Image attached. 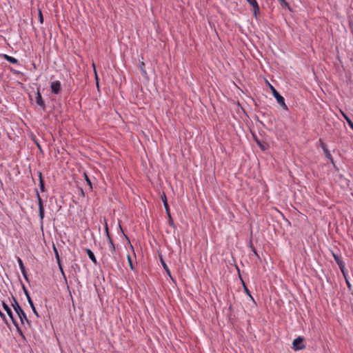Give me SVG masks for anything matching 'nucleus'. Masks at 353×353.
Returning <instances> with one entry per match:
<instances>
[{
    "label": "nucleus",
    "instance_id": "f257e3e1",
    "mask_svg": "<svg viewBox=\"0 0 353 353\" xmlns=\"http://www.w3.org/2000/svg\"><path fill=\"white\" fill-rule=\"evenodd\" d=\"M12 301H13L12 302L11 305L13 307L15 312L17 314L21 324L25 325V323H27L29 326H30V321L27 318L26 314L20 306L16 298L13 296Z\"/></svg>",
    "mask_w": 353,
    "mask_h": 353
},
{
    "label": "nucleus",
    "instance_id": "f03ea898",
    "mask_svg": "<svg viewBox=\"0 0 353 353\" xmlns=\"http://www.w3.org/2000/svg\"><path fill=\"white\" fill-rule=\"evenodd\" d=\"M270 90H272V94L276 99L278 103L284 109L288 110V106L285 103L284 98L276 91V90L272 85H270Z\"/></svg>",
    "mask_w": 353,
    "mask_h": 353
},
{
    "label": "nucleus",
    "instance_id": "7ed1b4c3",
    "mask_svg": "<svg viewBox=\"0 0 353 353\" xmlns=\"http://www.w3.org/2000/svg\"><path fill=\"white\" fill-rule=\"evenodd\" d=\"M22 289H23V291L27 298V300H28V302L30 305V306L31 307L32 310V312H34V314L37 316V317H39V315L36 310V307L34 305V303L30 297V293L28 290V289L26 288V286L24 285V284H22Z\"/></svg>",
    "mask_w": 353,
    "mask_h": 353
},
{
    "label": "nucleus",
    "instance_id": "20e7f679",
    "mask_svg": "<svg viewBox=\"0 0 353 353\" xmlns=\"http://www.w3.org/2000/svg\"><path fill=\"white\" fill-rule=\"evenodd\" d=\"M304 339L302 336H299L293 341L292 348L295 351L301 350L305 348L304 345Z\"/></svg>",
    "mask_w": 353,
    "mask_h": 353
},
{
    "label": "nucleus",
    "instance_id": "39448f33",
    "mask_svg": "<svg viewBox=\"0 0 353 353\" xmlns=\"http://www.w3.org/2000/svg\"><path fill=\"white\" fill-rule=\"evenodd\" d=\"M36 193H37V198L38 205H39V217H40L41 221L42 223L43 219L44 218V208H43V201H42L41 197L37 190H36Z\"/></svg>",
    "mask_w": 353,
    "mask_h": 353
},
{
    "label": "nucleus",
    "instance_id": "423d86ee",
    "mask_svg": "<svg viewBox=\"0 0 353 353\" xmlns=\"http://www.w3.org/2000/svg\"><path fill=\"white\" fill-rule=\"evenodd\" d=\"M2 306H3V310L6 312L7 314L8 315L10 319H11L12 323H13V325H16V319L14 317L12 311L10 309V307L4 301H2Z\"/></svg>",
    "mask_w": 353,
    "mask_h": 353
},
{
    "label": "nucleus",
    "instance_id": "0eeeda50",
    "mask_svg": "<svg viewBox=\"0 0 353 353\" xmlns=\"http://www.w3.org/2000/svg\"><path fill=\"white\" fill-rule=\"evenodd\" d=\"M36 103L43 110H46V104L40 93L39 89H37V92L36 93Z\"/></svg>",
    "mask_w": 353,
    "mask_h": 353
},
{
    "label": "nucleus",
    "instance_id": "6e6552de",
    "mask_svg": "<svg viewBox=\"0 0 353 353\" xmlns=\"http://www.w3.org/2000/svg\"><path fill=\"white\" fill-rule=\"evenodd\" d=\"M50 88H51L52 93H54L55 94H59L61 89V85L60 81H55L52 82Z\"/></svg>",
    "mask_w": 353,
    "mask_h": 353
},
{
    "label": "nucleus",
    "instance_id": "1a4fd4ad",
    "mask_svg": "<svg viewBox=\"0 0 353 353\" xmlns=\"http://www.w3.org/2000/svg\"><path fill=\"white\" fill-rule=\"evenodd\" d=\"M253 139L261 150L265 151L268 148V144L265 141H260L257 136L252 133Z\"/></svg>",
    "mask_w": 353,
    "mask_h": 353
},
{
    "label": "nucleus",
    "instance_id": "9d476101",
    "mask_svg": "<svg viewBox=\"0 0 353 353\" xmlns=\"http://www.w3.org/2000/svg\"><path fill=\"white\" fill-rule=\"evenodd\" d=\"M17 262L19 263L20 270L21 271V273H22L23 277H24V279L27 282H29V279H28V275H27L26 268H25V266L23 265V263L22 260L19 257H18V259H17Z\"/></svg>",
    "mask_w": 353,
    "mask_h": 353
},
{
    "label": "nucleus",
    "instance_id": "9b49d317",
    "mask_svg": "<svg viewBox=\"0 0 353 353\" xmlns=\"http://www.w3.org/2000/svg\"><path fill=\"white\" fill-rule=\"evenodd\" d=\"M161 199L162 200V202L163 203V205L166 212V214L168 216H170V208L169 205L168 204L167 198L164 192H163L162 195L161 196Z\"/></svg>",
    "mask_w": 353,
    "mask_h": 353
},
{
    "label": "nucleus",
    "instance_id": "f8f14e48",
    "mask_svg": "<svg viewBox=\"0 0 353 353\" xmlns=\"http://www.w3.org/2000/svg\"><path fill=\"white\" fill-rule=\"evenodd\" d=\"M333 257L334 259V261L339 265L341 270H343V268L344 267L345 263L342 261L341 257L338 254H333Z\"/></svg>",
    "mask_w": 353,
    "mask_h": 353
},
{
    "label": "nucleus",
    "instance_id": "ddd939ff",
    "mask_svg": "<svg viewBox=\"0 0 353 353\" xmlns=\"http://www.w3.org/2000/svg\"><path fill=\"white\" fill-rule=\"evenodd\" d=\"M320 142L321 143V147H322V149L326 156L327 158H328L332 162H333V159L332 157V155L330 153V151L328 150V149L327 148L326 145L323 143L321 142V141L320 140Z\"/></svg>",
    "mask_w": 353,
    "mask_h": 353
},
{
    "label": "nucleus",
    "instance_id": "4468645a",
    "mask_svg": "<svg viewBox=\"0 0 353 353\" xmlns=\"http://www.w3.org/2000/svg\"><path fill=\"white\" fill-rule=\"evenodd\" d=\"M87 254H88V257L90 258V259L95 264L97 265V259L93 253V252L89 249V248H86L85 250Z\"/></svg>",
    "mask_w": 353,
    "mask_h": 353
},
{
    "label": "nucleus",
    "instance_id": "2eb2a0df",
    "mask_svg": "<svg viewBox=\"0 0 353 353\" xmlns=\"http://www.w3.org/2000/svg\"><path fill=\"white\" fill-rule=\"evenodd\" d=\"M340 112H341V114L343 115V118L346 120L350 128L353 130V122L352 121L350 118L341 110H340Z\"/></svg>",
    "mask_w": 353,
    "mask_h": 353
},
{
    "label": "nucleus",
    "instance_id": "dca6fc26",
    "mask_svg": "<svg viewBox=\"0 0 353 353\" xmlns=\"http://www.w3.org/2000/svg\"><path fill=\"white\" fill-rule=\"evenodd\" d=\"M160 261H161V263L163 269L165 270L167 275H168L172 279V277L171 276V272H170V271L167 264L165 263V262L162 259V257H160Z\"/></svg>",
    "mask_w": 353,
    "mask_h": 353
},
{
    "label": "nucleus",
    "instance_id": "f3484780",
    "mask_svg": "<svg viewBox=\"0 0 353 353\" xmlns=\"http://www.w3.org/2000/svg\"><path fill=\"white\" fill-rule=\"evenodd\" d=\"M53 249H54V254H55V256H56V259L57 260V262H58L59 268L61 270V272L63 274V269H62V267H61V262H60L59 255L58 251H57V248H56V247L54 245L53 246Z\"/></svg>",
    "mask_w": 353,
    "mask_h": 353
},
{
    "label": "nucleus",
    "instance_id": "a211bd4d",
    "mask_svg": "<svg viewBox=\"0 0 353 353\" xmlns=\"http://www.w3.org/2000/svg\"><path fill=\"white\" fill-rule=\"evenodd\" d=\"M139 68L141 70V73H142V75L145 77H147L148 76V74H147V72L145 69V63L143 61H141L139 62Z\"/></svg>",
    "mask_w": 353,
    "mask_h": 353
},
{
    "label": "nucleus",
    "instance_id": "6ab92c4d",
    "mask_svg": "<svg viewBox=\"0 0 353 353\" xmlns=\"http://www.w3.org/2000/svg\"><path fill=\"white\" fill-rule=\"evenodd\" d=\"M4 58L11 63H17L19 61L14 57H10L9 55L5 54Z\"/></svg>",
    "mask_w": 353,
    "mask_h": 353
},
{
    "label": "nucleus",
    "instance_id": "aec40b11",
    "mask_svg": "<svg viewBox=\"0 0 353 353\" xmlns=\"http://www.w3.org/2000/svg\"><path fill=\"white\" fill-rule=\"evenodd\" d=\"M252 7L253 8V14L255 17H256L257 14L259 13V6L258 3H256L253 5Z\"/></svg>",
    "mask_w": 353,
    "mask_h": 353
},
{
    "label": "nucleus",
    "instance_id": "412c9836",
    "mask_svg": "<svg viewBox=\"0 0 353 353\" xmlns=\"http://www.w3.org/2000/svg\"><path fill=\"white\" fill-rule=\"evenodd\" d=\"M282 8H288L290 10L289 3L285 0H279Z\"/></svg>",
    "mask_w": 353,
    "mask_h": 353
},
{
    "label": "nucleus",
    "instance_id": "4be33fe9",
    "mask_svg": "<svg viewBox=\"0 0 353 353\" xmlns=\"http://www.w3.org/2000/svg\"><path fill=\"white\" fill-rule=\"evenodd\" d=\"M17 329V332L23 337V338H25V336L21 330V329L20 328L19 325V323L18 322L16 321V325H14Z\"/></svg>",
    "mask_w": 353,
    "mask_h": 353
},
{
    "label": "nucleus",
    "instance_id": "5701e85b",
    "mask_svg": "<svg viewBox=\"0 0 353 353\" xmlns=\"http://www.w3.org/2000/svg\"><path fill=\"white\" fill-rule=\"evenodd\" d=\"M17 329V332L23 337V338H25V336L21 330V329L20 328L19 325V323L18 322L16 321V325H14Z\"/></svg>",
    "mask_w": 353,
    "mask_h": 353
},
{
    "label": "nucleus",
    "instance_id": "b1692460",
    "mask_svg": "<svg viewBox=\"0 0 353 353\" xmlns=\"http://www.w3.org/2000/svg\"><path fill=\"white\" fill-rule=\"evenodd\" d=\"M242 282H243V289H244L245 292V293H246V294H247L250 297V299H251L253 301H254V300L253 297H252V296H251V294H250V290L248 289V288L246 287V285H245V283H244V282H243V281H242Z\"/></svg>",
    "mask_w": 353,
    "mask_h": 353
},
{
    "label": "nucleus",
    "instance_id": "393cba45",
    "mask_svg": "<svg viewBox=\"0 0 353 353\" xmlns=\"http://www.w3.org/2000/svg\"><path fill=\"white\" fill-rule=\"evenodd\" d=\"M39 188L41 192L45 191V184L43 178H41V180L39 181Z\"/></svg>",
    "mask_w": 353,
    "mask_h": 353
},
{
    "label": "nucleus",
    "instance_id": "a878e982",
    "mask_svg": "<svg viewBox=\"0 0 353 353\" xmlns=\"http://www.w3.org/2000/svg\"><path fill=\"white\" fill-rule=\"evenodd\" d=\"M0 317L2 319V320L4 321V323L6 324V325H8V322L7 321V319L6 317V315L4 314L3 312H1V310H0Z\"/></svg>",
    "mask_w": 353,
    "mask_h": 353
},
{
    "label": "nucleus",
    "instance_id": "bb28decb",
    "mask_svg": "<svg viewBox=\"0 0 353 353\" xmlns=\"http://www.w3.org/2000/svg\"><path fill=\"white\" fill-rule=\"evenodd\" d=\"M84 175H85V179L86 181L87 184L90 186V189H92V183H91L90 179H89V177L87 176V174L85 173H84Z\"/></svg>",
    "mask_w": 353,
    "mask_h": 353
},
{
    "label": "nucleus",
    "instance_id": "cd10ccee",
    "mask_svg": "<svg viewBox=\"0 0 353 353\" xmlns=\"http://www.w3.org/2000/svg\"><path fill=\"white\" fill-rule=\"evenodd\" d=\"M168 216V218H169V220H168L169 225H170V226H172V228H174V227H175V225H174V221H173V220H172V216H171V214H170V216Z\"/></svg>",
    "mask_w": 353,
    "mask_h": 353
},
{
    "label": "nucleus",
    "instance_id": "c85d7f7f",
    "mask_svg": "<svg viewBox=\"0 0 353 353\" xmlns=\"http://www.w3.org/2000/svg\"><path fill=\"white\" fill-rule=\"evenodd\" d=\"M128 263H129V265H130V269L132 270H134V265H133V264L132 263L131 258H130V256L129 255L128 256Z\"/></svg>",
    "mask_w": 353,
    "mask_h": 353
},
{
    "label": "nucleus",
    "instance_id": "c756f323",
    "mask_svg": "<svg viewBox=\"0 0 353 353\" xmlns=\"http://www.w3.org/2000/svg\"><path fill=\"white\" fill-rule=\"evenodd\" d=\"M39 18L40 23H43V17L41 11L40 10H39Z\"/></svg>",
    "mask_w": 353,
    "mask_h": 353
},
{
    "label": "nucleus",
    "instance_id": "7c9ffc66",
    "mask_svg": "<svg viewBox=\"0 0 353 353\" xmlns=\"http://www.w3.org/2000/svg\"><path fill=\"white\" fill-rule=\"evenodd\" d=\"M247 2L251 6H252L253 5L256 4V3H258L257 1L256 0H246Z\"/></svg>",
    "mask_w": 353,
    "mask_h": 353
},
{
    "label": "nucleus",
    "instance_id": "2f4dec72",
    "mask_svg": "<svg viewBox=\"0 0 353 353\" xmlns=\"http://www.w3.org/2000/svg\"><path fill=\"white\" fill-rule=\"evenodd\" d=\"M110 248L112 252L115 251V246L113 242H111V243H110Z\"/></svg>",
    "mask_w": 353,
    "mask_h": 353
},
{
    "label": "nucleus",
    "instance_id": "473e14b6",
    "mask_svg": "<svg viewBox=\"0 0 353 353\" xmlns=\"http://www.w3.org/2000/svg\"><path fill=\"white\" fill-rule=\"evenodd\" d=\"M341 272L343 273V275L344 276L345 279H347V274H346V272H345V266L343 267V270H341Z\"/></svg>",
    "mask_w": 353,
    "mask_h": 353
},
{
    "label": "nucleus",
    "instance_id": "72a5a7b5",
    "mask_svg": "<svg viewBox=\"0 0 353 353\" xmlns=\"http://www.w3.org/2000/svg\"><path fill=\"white\" fill-rule=\"evenodd\" d=\"M341 272L343 273V275L344 276L345 279H347V274H346V272H345V266L343 267V270H341Z\"/></svg>",
    "mask_w": 353,
    "mask_h": 353
},
{
    "label": "nucleus",
    "instance_id": "f704fd0d",
    "mask_svg": "<svg viewBox=\"0 0 353 353\" xmlns=\"http://www.w3.org/2000/svg\"><path fill=\"white\" fill-rule=\"evenodd\" d=\"M105 233H106V236L110 235L109 231H108V225H107L106 222H105Z\"/></svg>",
    "mask_w": 353,
    "mask_h": 353
},
{
    "label": "nucleus",
    "instance_id": "c9c22d12",
    "mask_svg": "<svg viewBox=\"0 0 353 353\" xmlns=\"http://www.w3.org/2000/svg\"><path fill=\"white\" fill-rule=\"evenodd\" d=\"M345 281H346V283H347V285L348 288L350 290L352 286H351V284H350L349 280L347 279H346Z\"/></svg>",
    "mask_w": 353,
    "mask_h": 353
},
{
    "label": "nucleus",
    "instance_id": "e433bc0d",
    "mask_svg": "<svg viewBox=\"0 0 353 353\" xmlns=\"http://www.w3.org/2000/svg\"><path fill=\"white\" fill-rule=\"evenodd\" d=\"M94 72H95V78H96V81H97V87H99L98 77H97V72L95 70H94Z\"/></svg>",
    "mask_w": 353,
    "mask_h": 353
},
{
    "label": "nucleus",
    "instance_id": "4c0bfd02",
    "mask_svg": "<svg viewBox=\"0 0 353 353\" xmlns=\"http://www.w3.org/2000/svg\"><path fill=\"white\" fill-rule=\"evenodd\" d=\"M107 238H108L109 243H111V242H113L112 239H111L110 235L107 236Z\"/></svg>",
    "mask_w": 353,
    "mask_h": 353
},
{
    "label": "nucleus",
    "instance_id": "58836bf2",
    "mask_svg": "<svg viewBox=\"0 0 353 353\" xmlns=\"http://www.w3.org/2000/svg\"><path fill=\"white\" fill-rule=\"evenodd\" d=\"M38 177L39 178V181L41 180V178H43L42 173L41 172H38Z\"/></svg>",
    "mask_w": 353,
    "mask_h": 353
},
{
    "label": "nucleus",
    "instance_id": "ea45409f",
    "mask_svg": "<svg viewBox=\"0 0 353 353\" xmlns=\"http://www.w3.org/2000/svg\"><path fill=\"white\" fill-rule=\"evenodd\" d=\"M37 145L39 150H41V145H39V143H37Z\"/></svg>",
    "mask_w": 353,
    "mask_h": 353
},
{
    "label": "nucleus",
    "instance_id": "a19ab883",
    "mask_svg": "<svg viewBox=\"0 0 353 353\" xmlns=\"http://www.w3.org/2000/svg\"><path fill=\"white\" fill-rule=\"evenodd\" d=\"M81 194H82V195H83V196H84V192H83V190H82V189H81Z\"/></svg>",
    "mask_w": 353,
    "mask_h": 353
},
{
    "label": "nucleus",
    "instance_id": "79ce46f5",
    "mask_svg": "<svg viewBox=\"0 0 353 353\" xmlns=\"http://www.w3.org/2000/svg\"><path fill=\"white\" fill-rule=\"evenodd\" d=\"M352 195H353V194H352Z\"/></svg>",
    "mask_w": 353,
    "mask_h": 353
}]
</instances>
